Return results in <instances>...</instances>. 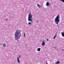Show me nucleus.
I'll use <instances>...</instances> for the list:
<instances>
[{
	"instance_id": "nucleus-1",
	"label": "nucleus",
	"mask_w": 64,
	"mask_h": 64,
	"mask_svg": "<svg viewBox=\"0 0 64 64\" xmlns=\"http://www.w3.org/2000/svg\"><path fill=\"white\" fill-rule=\"evenodd\" d=\"M20 32H21V31L19 30H16L15 34V38L16 40H18L21 36V34Z\"/></svg>"
},
{
	"instance_id": "nucleus-2",
	"label": "nucleus",
	"mask_w": 64,
	"mask_h": 64,
	"mask_svg": "<svg viewBox=\"0 0 64 64\" xmlns=\"http://www.w3.org/2000/svg\"><path fill=\"white\" fill-rule=\"evenodd\" d=\"M59 18H60V16H59V15H58L56 16L54 20V22L57 25H58V23H59V22H60Z\"/></svg>"
},
{
	"instance_id": "nucleus-3",
	"label": "nucleus",
	"mask_w": 64,
	"mask_h": 64,
	"mask_svg": "<svg viewBox=\"0 0 64 64\" xmlns=\"http://www.w3.org/2000/svg\"><path fill=\"white\" fill-rule=\"evenodd\" d=\"M32 15L31 14H29L28 16V20L31 22H32Z\"/></svg>"
},
{
	"instance_id": "nucleus-4",
	"label": "nucleus",
	"mask_w": 64,
	"mask_h": 64,
	"mask_svg": "<svg viewBox=\"0 0 64 64\" xmlns=\"http://www.w3.org/2000/svg\"><path fill=\"white\" fill-rule=\"evenodd\" d=\"M45 41H42V45H45Z\"/></svg>"
},
{
	"instance_id": "nucleus-5",
	"label": "nucleus",
	"mask_w": 64,
	"mask_h": 64,
	"mask_svg": "<svg viewBox=\"0 0 64 64\" xmlns=\"http://www.w3.org/2000/svg\"><path fill=\"white\" fill-rule=\"evenodd\" d=\"M61 34L62 35V37H64V32H61Z\"/></svg>"
},
{
	"instance_id": "nucleus-6",
	"label": "nucleus",
	"mask_w": 64,
	"mask_h": 64,
	"mask_svg": "<svg viewBox=\"0 0 64 64\" xmlns=\"http://www.w3.org/2000/svg\"><path fill=\"white\" fill-rule=\"evenodd\" d=\"M17 60L18 63H20V60H19V57L18 58Z\"/></svg>"
},
{
	"instance_id": "nucleus-7",
	"label": "nucleus",
	"mask_w": 64,
	"mask_h": 64,
	"mask_svg": "<svg viewBox=\"0 0 64 64\" xmlns=\"http://www.w3.org/2000/svg\"><path fill=\"white\" fill-rule=\"evenodd\" d=\"M46 6H48L49 5V2H47L46 4Z\"/></svg>"
},
{
	"instance_id": "nucleus-8",
	"label": "nucleus",
	"mask_w": 64,
	"mask_h": 64,
	"mask_svg": "<svg viewBox=\"0 0 64 64\" xmlns=\"http://www.w3.org/2000/svg\"><path fill=\"white\" fill-rule=\"evenodd\" d=\"M37 50L38 51H40V48H38L37 49Z\"/></svg>"
},
{
	"instance_id": "nucleus-9",
	"label": "nucleus",
	"mask_w": 64,
	"mask_h": 64,
	"mask_svg": "<svg viewBox=\"0 0 64 64\" xmlns=\"http://www.w3.org/2000/svg\"><path fill=\"white\" fill-rule=\"evenodd\" d=\"M59 61L58 60V61L56 62L55 64H59Z\"/></svg>"
},
{
	"instance_id": "nucleus-10",
	"label": "nucleus",
	"mask_w": 64,
	"mask_h": 64,
	"mask_svg": "<svg viewBox=\"0 0 64 64\" xmlns=\"http://www.w3.org/2000/svg\"><path fill=\"white\" fill-rule=\"evenodd\" d=\"M3 46L4 47H6V44H3Z\"/></svg>"
},
{
	"instance_id": "nucleus-11",
	"label": "nucleus",
	"mask_w": 64,
	"mask_h": 64,
	"mask_svg": "<svg viewBox=\"0 0 64 64\" xmlns=\"http://www.w3.org/2000/svg\"><path fill=\"white\" fill-rule=\"evenodd\" d=\"M60 1L61 2H64V0H60Z\"/></svg>"
},
{
	"instance_id": "nucleus-12",
	"label": "nucleus",
	"mask_w": 64,
	"mask_h": 64,
	"mask_svg": "<svg viewBox=\"0 0 64 64\" xmlns=\"http://www.w3.org/2000/svg\"><path fill=\"white\" fill-rule=\"evenodd\" d=\"M37 6L39 8L40 7V5L39 4H38Z\"/></svg>"
},
{
	"instance_id": "nucleus-13",
	"label": "nucleus",
	"mask_w": 64,
	"mask_h": 64,
	"mask_svg": "<svg viewBox=\"0 0 64 64\" xmlns=\"http://www.w3.org/2000/svg\"><path fill=\"white\" fill-rule=\"evenodd\" d=\"M28 24L29 25H30V24H31V23L30 22H29L28 23Z\"/></svg>"
},
{
	"instance_id": "nucleus-14",
	"label": "nucleus",
	"mask_w": 64,
	"mask_h": 64,
	"mask_svg": "<svg viewBox=\"0 0 64 64\" xmlns=\"http://www.w3.org/2000/svg\"><path fill=\"white\" fill-rule=\"evenodd\" d=\"M24 37H25V34L24 33Z\"/></svg>"
},
{
	"instance_id": "nucleus-15",
	"label": "nucleus",
	"mask_w": 64,
	"mask_h": 64,
	"mask_svg": "<svg viewBox=\"0 0 64 64\" xmlns=\"http://www.w3.org/2000/svg\"><path fill=\"white\" fill-rule=\"evenodd\" d=\"M56 37V36H54V37L55 38Z\"/></svg>"
},
{
	"instance_id": "nucleus-16",
	"label": "nucleus",
	"mask_w": 64,
	"mask_h": 64,
	"mask_svg": "<svg viewBox=\"0 0 64 64\" xmlns=\"http://www.w3.org/2000/svg\"><path fill=\"white\" fill-rule=\"evenodd\" d=\"M20 57H21V56H20H20H19V58H20Z\"/></svg>"
},
{
	"instance_id": "nucleus-17",
	"label": "nucleus",
	"mask_w": 64,
	"mask_h": 64,
	"mask_svg": "<svg viewBox=\"0 0 64 64\" xmlns=\"http://www.w3.org/2000/svg\"><path fill=\"white\" fill-rule=\"evenodd\" d=\"M55 37H54V38H53V39H55Z\"/></svg>"
},
{
	"instance_id": "nucleus-18",
	"label": "nucleus",
	"mask_w": 64,
	"mask_h": 64,
	"mask_svg": "<svg viewBox=\"0 0 64 64\" xmlns=\"http://www.w3.org/2000/svg\"><path fill=\"white\" fill-rule=\"evenodd\" d=\"M47 41H49V40H48V39H47Z\"/></svg>"
},
{
	"instance_id": "nucleus-19",
	"label": "nucleus",
	"mask_w": 64,
	"mask_h": 64,
	"mask_svg": "<svg viewBox=\"0 0 64 64\" xmlns=\"http://www.w3.org/2000/svg\"><path fill=\"white\" fill-rule=\"evenodd\" d=\"M62 51H64V49H62Z\"/></svg>"
},
{
	"instance_id": "nucleus-20",
	"label": "nucleus",
	"mask_w": 64,
	"mask_h": 64,
	"mask_svg": "<svg viewBox=\"0 0 64 64\" xmlns=\"http://www.w3.org/2000/svg\"><path fill=\"white\" fill-rule=\"evenodd\" d=\"M6 17V16H5V18Z\"/></svg>"
}]
</instances>
